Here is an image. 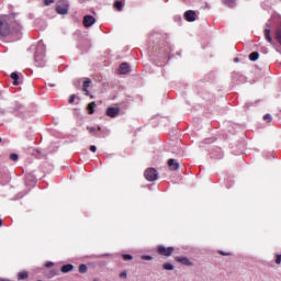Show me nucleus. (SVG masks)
<instances>
[{
  "mask_svg": "<svg viewBox=\"0 0 281 281\" xmlns=\"http://www.w3.org/2000/svg\"><path fill=\"white\" fill-rule=\"evenodd\" d=\"M10 25H12V18L4 15L0 18V35H10Z\"/></svg>",
  "mask_w": 281,
  "mask_h": 281,
  "instance_id": "f257e3e1",
  "label": "nucleus"
},
{
  "mask_svg": "<svg viewBox=\"0 0 281 281\" xmlns=\"http://www.w3.org/2000/svg\"><path fill=\"white\" fill-rule=\"evenodd\" d=\"M144 175H145V179H147V181H157V177L159 173L157 172V169L148 168Z\"/></svg>",
  "mask_w": 281,
  "mask_h": 281,
  "instance_id": "f03ea898",
  "label": "nucleus"
},
{
  "mask_svg": "<svg viewBox=\"0 0 281 281\" xmlns=\"http://www.w3.org/2000/svg\"><path fill=\"white\" fill-rule=\"evenodd\" d=\"M55 10L57 14H69V4L66 1H63V5L57 4Z\"/></svg>",
  "mask_w": 281,
  "mask_h": 281,
  "instance_id": "7ed1b4c3",
  "label": "nucleus"
},
{
  "mask_svg": "<svg viewBox=\"0 0 281 281\" xmlns=\"http://www.w3.org/2000/svg\"><path fill=\"white\" fill-rule=\"evenodd\" d=\"M173 252H175V247H168V248H166L165 246L158 247V254H160V256H172Z\"/></svg>",
  "mask_w": 281,
  "mask_h": 281,
  "instance_id": "20e7f679",
  "label": "nucleus"
},
{
  "mask_svg": "<svg viewBox=\"0 0 281 281\" xmlns=\"http://www.w3.org/2000/svg\"><path fill=\"white\" fill-rule=\"evenodd\" d=\"M25 186L29 188H34L36 186V177L32 173L25 176Z\"/></svg>",
  "mask_w": 281,
  "mask_h": 281,
  "instance_id": "39448f33",
  "label": "nucleus"
},
{
  "mask_svg": "<svg viewBox=\"0 0 281 281\" xmlns=\"http://www.w3.org/2000/svg\"><path fill=\"white\" fill-rule=\"evenodd\" d=\"M184 19H186V21H189V23L196 21V12H194L192 10L184 12Z\"/></svg>",
  "mask_w": 281,
  "mask_h": 281,
  "instance_id": "423d86ee",
  "label": "nucleus"
},
{
  "mask_svg": "<svg viewBox=\"0 0 281 281\" xmlns=\"http://www.w3.org/2000/svg\"><path fill=\"white\" fill-rule=\"evenodd\" d=\"M120 108H108L106 115L108 117H117L120 115Z\"/></svg>",
  "mask_w": 281,
  "mask_h": 281,
  "instance_id": "0eeeda50",
  "label": "nucleus"
},
{
  "mask_svg": "<svg viewBox=\"0 0 281 281\" xmlns=\"http://www.w3.org/2000/svg\"><path fill=\"white\" fill-rule=\"evenodd\" d=\"M93 23H95V18H93V15H86L83 18L85 27H91V25H93Z\"/></svg>",
  "mask_w": 281,
  "mask_h": 281,
  "instance_id": "6e6552de",
  "label": "nucleus"
},
{
  "mask_svg": "<svg viewBox=\"0 0 281 281\" xmlns=\"http://www.w3.org/2000/svg\"><path fill=\"white\" fill-rule=\"evenodd\" d=\"M131 71V66H128L127 63H123L121 64L120 68H119V74H121L122 76L128 74Z\"/></svg>",
  "mask_w": 281,
  "mask_h": 281,
  "instance_id": "1a4fd4ad",
  "label": "nucleus"
},
{
  "mask_svg": "<svg viewBox=\"0 0 281 281\" xmlns=\"http://www.w3.org/2000/svg\"><path fill=\"white\" fill-rule=\"evenodd\" d=\"M177 262H181V265H186L187 267H192V261L188 257H176Z\"/></svg>",
  "mask_w": 281,
  "mask_h": 281,
  "instance_id": "9d476101",
  "label": "nucleus"
},
{
  "mask_svg": "<svg viewBox=\"0 0 281 281\" xmlns=\"http://www.w3.org/2000/svg\"><path fill=\"white\" fill-rule=\"evenodd\" d=\"M168 167L170 168V170H178L179 169V164L177 162V159H169L167 161Z\"/></svg>",
  "mask_w": 281,
  "mask_h": 281,
  "instance_id": "9b49d317",
  "label": "nucleus"
},
{
  "mask_svg": "<svg viewBox=\"0 0 281 281\" xmlns=\"http://www.w3.org/2000/svg\"><path fill=\"white\" fill-rule=\"evenodd\" d=\"M91 85V79L86 78L83 81V89L82 91L86 93V95H91L89 90L87 89Z\"/></svg>",
  "mask_w": 281,
  "mask_h": 281,
  "instance_id": "f8f14e48",
  "label": "nucleus"
},
{
  "mask_svg": "<svg viewBox=\"0 0 281 281\" xmlns=\"http://www.w3.org/2000/svg\"><path fill=\"white\" fill-rule=\"evenodd\" d=\"M61 273H69V271H74V265L68 263L64 265L60 269Z\"/></svg>",
  "mask_w": 281,
  "mask_h": 281,
  "instance_id": "ddd939ff",
  "label": "nucleus"
},
{
  "mask_svg": "<svg viewBox=\"0 0 281 281\" xmlns=\"http://www.w3.org/2000/svg\"><path fill=\"white\" fill-rule=\"evenodd\" d=\"M274 38L281 45V25L277 27Z\"/></svg>",
  "mask_w": 281,
  "mask_h": 281,
  "instance_id": "4468645a",
  "label": "nucleus"
},
{
  "mask_svg": "<svg viewBox=\"0 0 281 281\" xmlns=\"http://www.w3.org/2000/svg\"><path fill=\"white\" fill-rule=\"evenodd\" d=\"M27 278H30V274L27 273V271H22L18 273V280H27Z\"/></svg>",
  "mask_w": 281,
  "mask_h": 281,
  "instance_id": "2eb2a0df",
  "label": "nucleus"
},
{
  "mask_svg": "<svg viewBox=\"0 0 281 281\" xmlns=\"http://www.w3.org/2000/svg\"><path fill=\"white\" fill-rule=\"evenodd\" d=\"M95 106L97 104L94 101L88 104V111L90 115H93L95 113Z\"/></svg>",
  "mask_w": 281,
  "mask_h": 281,
  "instance_id": "dca6fc26",
  "label": "nucleus"
},
{
  "mask_svg": "<svg viewBox=\"0 0 281 281\" xmlns=\"http://www.w3.org/2000/svg\"><path fill=\"white\" fill-rule=\"evenodd\" d=\"M10 78H11L12 80H14V81H13L14 87H19V74L12 72L11 76H10Z\"/></svg>",
  "mask_w": 281,
  "mask_h": 281,
  "instance_id": "f3484780",
  "label": "nucleus"
},
{
  "mask_svg": "<svg viewBox=\"0 0 281 281\" xmlns=\"http://www.w3.org/2000/svg\"><path fill=\"white\" fill-rule=\"evenodd\" d=\"M265 37H266V41H268V43H273V38H271V30L269 29L265 30Z\"/></svg>",
  "mask_w": 281,
  "mask_h": 281,
  "instance_id": "a211bd4d",
  "label": "nucleus"
},
{
  "mask_svg": "<svg viewBox=\"0 0 281 281\" xmlns=\"http://www.w3.org/2000/svg\"><path fill=\"white\" fill-rule=\"evenodd\" d=\"M258 58H260V54H258V52L250 53L249 60L255 61V60H258Z\"/></svg>",
  "mask_w": 281,
  "mask_h": 281,
  "instance_id": "6ab92c4d",
  "label": "nucleus"
},
{
  "mask_svg": "<svg viewBox=\"0 0 281 281\" xmlns=\"http://www.w3.org/2000/svg\"><path fill=\"white\" fill-rule=\"evenodd\" d=\"M225 5L228 8H235L236 5V0H224Z\"/></svg>",
  "mask_w": 281,
  "mask_h": 281,
  "instance_id": "aec40b11",
  "label": "nucleus"
},
{
  "mask_svg": "<svg viewBox=\"0 0 281 281\" xmlns=\"http://www.w3.org/2000/svg\"><path fill=\"white\" fill-rule=\"evenodd\" d=\"M162 269L166 271H172L175 269V266L172 263H164Z\"/></svg>",
  "mask_w": 281,
  "mask_h": 281,
  "instance_id": "412c9836",
  "label": "nucleus"
},
{
  "mask_svg": "<svg viewBox=\"0 0 281 281\" xmlns=\"http://www.w3.org/2000/svg\"><path fill=\"white\" fill-rule=\"evenodd\" d=\"M87 270H88L87 265L81 263L79 266V273H87Z\"/></svg>",
  "mask_w": 281,
  "mask_h": 281,
  "instance_id": "4be33fe9",
  "label": "nucleus"
},
{
  "mask_svg": "<svg viewBox=\"0 0 281 281\" xmlns=\"http://www.w3.org/2000/svg\"><path fill=\"white\" fill-rule=\"evenodd\" d=\"M114 8H116V10H119V12H122V2H120V1H115L114 2Z\"/></svg>",
  "mask_w": 281,
  "mask_h": 281,
  "instance_id": "5701e85b",
  "label": "nucleus"
},
{
  "mask_svg": "<svg viewBox=\"0 0 281 281\" xmlns=\"http://www.w3.org/2000/svg\"><path fill=\"white\" fill-rule=\"evenodd\" d=\"M10 159H11V161H19V155L18 154H11Z\"/></svg>",
  "mask_w": 281,
  "mask_h": 281,
  "instance_id": "b1692460",
  "label": "nucleus"
},
{
  "mask_svg": "<svg viewBox=\"0 0 281 281\" xmlns=\"http://www.w3.org/2000/svg\"><path fill=\"white\" fill-rule=\"evenodd\" d=\"M75 101H76V94H71L69 98V104H74Z\"/></svg>",
  "mask_w": 281,
  "mask_h": 281,
  "instance_id": "393cba45",
  "label": "nucleus"
},
{
  "mask_svg": "<svg viewBox=\"0 0 281 281\" xmlns=\"http://www.w3.org/2000/svg\"><path fill=\"white\" fill-rule=\"evenodd\" d=\"M263 120H265V122H271V114H266L265 116H263Z\"/></svg>",
  "mask_w": 281,
  "mask_h": 281,
  "instance_id": "a878e982",
  "label": "nucleus"
},
{
  "mask_svg": "<svg viewBox=\"0 0 281 281\" xmlns=\"http://www.w3.org/2000/svg\"><path fill=\"white\" fill-rule=\"evenodd\" d=\"M44 5H52L54 3V0H43Z\"/></svg>",
  "mask_w": 281,
  "mask_h": 281,
  "instance_id": "bb28decb",
  "label": "nucleus"
},
{
  "mask_svg": "<svg viewBox=\"0 0 281 281\" xmlns=\"http://www.w3.org/2000/svg\"><path fill=\"white\" fill-rule=\"evenodd\" d=\"M153 256L144 255L142 256V260H151Z\"/></svg>",
  "mask_w": 281,
  "mask_h": 281,
  "instance_id": "cd10ccee",
  "label": "nucleus"
},
{
  "mask_svg": "<svg viewBox=\"0 0 281 281\" xmlns=\"http://www.w3.org/2000/svg\"><path fill=\"white\" fill-rule=\"evenodd\" d=\"M124 260H133V256L131 255H123Z\"/></svg>",
  "mask_w": 281,
  "mask_h": 281,
  "instance_id": "c85d7f7f",
  "label": "nucleus"
},
{
  "mask_svg": "<svg viewBox=\"0 0 281 281\" xmlns=\"http://www.w3.org/2000/svg\"><path fill=\"white\" fill-rule=\"evenodd\" d=\"M120 278H122L123 280H126V278H127L126 272H125V271H124V272H121V273H120Z\"/></svg>",
  "mask_w": 281,
  "mask_h": 281,
  "instance_id": "c756f323",
  "label": "nucleus"
},
{
  "mask_svg": "<svg viewBox=\"0 0 281 281\" xmlns=\"http://www.w3.org/2000/svg\"><path fill=\"white\" fill-rule=\"evenodd\" d=\"M90 150H91V153H95V150H98V147H95V145H91Z\"/></svg>",
  "mask_w": 281,
  "mask_h": 281,
  "instance_id": "7c9ffc66",
  "label": "nucleus"
},
{
  "mask_svg": "<svg viewBox=\"0 0 281 281\" xmlns=\"http://www.w3.org/2000/svg\"><path fill=\"white\" fill-rule=\"evenodd\" d=\"M276 263H277V265H280V263H281V255H278V256H277Z\"/></svg>",
  "mask_w": 281,
  "mask_h": 281,
  "instance_id": "2f4dec72",
  "label": "nucleus"
},
{
  "mask_svg": "<svg viewBox=\"0 0 281 281\" xmlns=\"http://www.w3.org/2000/svg\"><path fill=\"white\" fill-rule=\"evenodd\" d=\"M45 267H47V268H49V267H54V262L48 261V262H46Z\"/></svg>",
  "mask_w": 281,
  "mask_h": 281,
  "instance_id": "473e14b6",
  "label": "nucleus"
},
{
  "mask_svg": "<svg viewBox=\"0 0 281 281\" xmlns=\"http://www.w3.org/2000/svg\"><path fill=\"white\" fill-rule=\"evenodd\" d=\"M89 133H94L95 132V127H88Z\"/></svg>",
  "mask_w": 281,
  "mask_h": 281,
  "instance_id": "72a5a7b5",
  "label": "nucleus"
},
{
  "mask_svg": "<svg viewBox=\"0 0 281 281\" xmlns=\"http://www.w3.org/2000/svg\"><path fill=\"white\" fill-rule=\"evenodd\" d=\"M221 256H229V252L220 251Z\"/></svg>",
  "mask_w": 281,
  "mask_h": 281,
  "instance_id": "f704fd0d",
  "label": "nucleus"
},
{
  "mask_svg": "<svg viewBox=\"0 0 281 281\" xmlns=\"http://www.w3.org/2000/svg\"><path fill=\"white\" fill-rule=\"evenodd\" d=\"M37 47H42V49H43V44L41 42H38Z\"/></svg>",
  "mask_w": 281,
  "mask_h": 281,
  "instance_id": "c9c22d12",
  "label": "nucleus"
},
{
  "mask_svg": "<svg viewBox=\"0 0 281 281\" xmlns=\"http://www.w3.org/2000/svg\"><path fill=\"white\" fill-rule=\"evenodd\" d=\"M3 225V220H0V227Z\"/></svg>",
  "mask_w": 281,
  "mask_h": 281,
  "instance_id": "e433bc0d",
  "label": "nucleus"
},
{
  "mask_svg": "<svg viewBox=\"0 0 281 281\" xmlns=\"http://www.w3.org/2000/svg\"><path fill=\"white\" fill-rule=\"evenodd\" d=\"M0 142H1V138H0Z\"/></svg>",
  "mask_w": 281,
  "mask_h": 281,
  "instance_id": "4c0bfd02",
  "label": "nucleus"
}]
</instances>
